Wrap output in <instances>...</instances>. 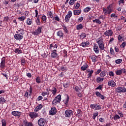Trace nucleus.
I'll use <instances>...</instances> for the list:
<instances>
[{
  "label": "nucleus",
  "mask_w": 126,
  "mask_h": 126,
  "mask_svg": "<svg viewBox=\"0 0 126 126\" xmlns=\"http://www.w3.org/2000/svg\"><path fill=\"white\" fill-rule=\"evenodd\" d=\"M95 41L97 44L96 43L94 44V51L96 55H98L99 51L102 53V51H105V44H104V39L102 36L97 38Z\"/></svg>",
  "instance_id": "nucleus-1"
},
{
  "label": "nucleus",
  "mask_w": 126,
  "mask_h": 126,
  "mask_svg": "<svg viewBox=\"0 0 126 126\" xmlns=\"http://www.w3.org/2000/svg\"><path fill=\"white\" fill-rule=\"evenodd\" d=\"M104 35L105 36H111L113 35V31L111 30L106 31L104 33Z\"/></svg>",
  "instance_id": "nucleus-19"
},
{
  "label": "nucleus",
  "mask_w": 126,
  "mask_h": 126,
  "mask_svg": "<svg viewBox=\"0 0 126 126\" xmlns=\"http://www.w3.org/2000/svg\"><path fill=\"white\" fill-rule=\"evenodd\" d=\"M110 55H111L112 56H115V51H114V49L112 47H111L110 49Z\"/></svg>",
  "instance_id": "nucleus-47"
},
{
  "label": "nucleus",
  "mask_w": 126,
  "mask_h": 126,
  "mask_svg": "<svg viewBox=\"0 0 126 126\" xmlns=\"http://www.w3.org/2000/svg\"><path fill=\"white\" fill-rule=\"evenodd\" d=\"M126 41H124L122 44L120 45V48H125L126 47Z\"/></svg>",
  "instance_id": "nucleus-57"
},
{
  "label": "nucleus",
  "mask_w": 126,
  "mask_h": 126,
  "mask_svg": "<svg viewBox=\"0 0 126 126\" xmlns=\"http://www.w3.org/2000/svg\"><path fill=\"white\" fill-rule=\"evenodd\" d=\"M103 12L104 15H107V14H110L113 12V5L112 4H110L107 7V8H103Z\"/></svg>",
  "instance_id": "nucleus-2"
},
{
  "label": "nucleus",
  "mask_w": 126,
  "mask_h": 126,
  "mask_svg": "<svg viewBox=\"0 0 126 126\" xmlns=\"http://www.w3.org/2000/svg\"><path fill=\"white\" fill-rule=\"evenodd\" d=\"M2 126H6V122L4 119H2L1 120Z\"/></svg>",
  "instance_id": "nucleus-58"
},
{
  "label": "nucleus",
  "mask_w": 126,
  "mask_h": 126,
  "mask_svg": "<svg viewBox=\"0 0 126 126\" xmlns=\"http://www.w3.org/2000/svg\"><path fill=\"white\" fill-rule=\"evenodd\" d=\"M57 36L60 37V38H63V35H64V33L62 31H59L57 32Z\"/></svg>",
  "instance_id": "nucleus-24"
},
{
  "label": "nucleus",
  "mask_w": 126,
  "mask_h": 126,
  "mask_svg": "<svg viewBox=\"0 0 126 126\" xmlns=\"http://www.w3.org/2000/svg\"><path fill=\"white\" fill-rule=\"evenodd\" d=\"M69 101V96H68V94H67V97L66 98L65 101H64V103L65 106H68Z\"/></svg>",
  "instance_id": "nucleus-30"
},
{
  "label": "nucleus",
  "mask_w": 126,
  "mask_h": 126,
  "mask_svg": "<svg viewBox=\"0 0 126 126\" xmlns=\"http://www.w3.org/2000/svg\"><path fill=\"white\" fill-rule=\"evenodd\" d=\"M81 10H73L74 15H79L81 13Z\"/></svg>",
  "instance_id": "nucleus-26"
},
{
  "label": "nucleus",
  "mask_w": 126,
  "mask_h": 126,
  "mask_svg": "<svg viewBox=\"0 0 126 126\" xmlns=\"http://www.w3.org/2000/svg\"><path fill=\"white\" fill-rule=\"evenodd\" d=\"M36 23L37 25H41V22L40 21V18H39V16H38L36 20Z\"/></svg>",
  "instance_id": "nucleus-53"
},
{
  "label": "nucleus",
  "mask_w": 126,
  "mask_h": 126,
  "mask_svg": "<svg viewBox=\"0 0 126 126\" xmlns=\"http://www.w3.org/2000/svg\"><path fill=\"white\" fill-rule=\"evenodd\" d=\"M52 20H55V21H58V22H59L60 20V18L58 16H56L52 18Z\"/></svg>",
  "instance_id": "nucleus-51"
},
{
  "label": "nucleus",
  "mask_w": 126,
  "mask_h": 126,
  "mask_svg": "<svg viewBox=\"0 0 126 126\" xmlns=\"http://www.w3.org/2000/svg\"><path fill=\"white\" fill-rule=\"evenodd\" d=\"M93 22L94 23H97V24H101V23H102L99 19H95V20H93Z\"/></svg>",
  "instance_id": "nucleus-35"
},
{
  "label": "nucleus",
  "mask_w": 126,
  "mask_h": 126,
  "mask_svg": "<svg viewBox=\"0 0 126 126\" xmlns=\"http://www.w3.org/2000/svg\"><path fill=\"white\" fill-rule=\"evenodd\" d=\"M52 48H54V50H56L58 49V45L57 44H55L54 45V44H51L49 45V49L50 50L52 49Z\"/></svg>",
  "instance_id": "nucleus-27"
},
{
  "label": "nucleus",
  "mask_w": 126,
  "mask_h": 126,
  "mask_svg": "<svg viewBox=\"0 0 126 126\" xmlns=\"http://www.w3.org/2000/svg\"><path fill=\"white\" fill-rule=\"evenodd\" d=\"M73 89L75 91V92L77 93V96H79V98L82 97V96L83 95H82V93H80V91H81V89H82V88H81V87H78V86L73 87Z\"/></svg>",
  "instance_id": "nucleus-4"
},
{
  "label": "nucleus",
  "mask_w": 126,
  "mask_h": 126,
  "mask_svg": "<svg viewBox=\"0 0 126 126\" xmlns=\"http://www.w3.org/2000/svg\"><path fill=\"white\" fill-rule=\"evenodd\" d=\"M20 21H24L26 19V16H21L18 18Z\"/></svg>",
  "instance_id": "nucleus-49"
},
{
  "label": "nucleus",
  "mask_w": 126,
  "mask_h": 126,
  "mask_svg": "<svg viewBox=\"0 0 126 126\" xmlns=\"http://www.w3.org/2000/svg\"><path fill=\"white\" fill-rule=\"evenodd\" d=\"M5 99L3 97L2 95H0V104H4L5 103Z\"/></svg>",
  "instance_id": "nucleus-29"
},
{
  "label": "nucleus",
  "mask_w": 126,
  "mask_h": 126,
  "mask_svg": "<svg viewBox=\"0 0 126 126\" xmlns=\"http://www.w3.org/2000/svg\"><path fill=\"white\" fill-rule=\"evenodd\" d=\"M88 66H89L87 63H84V65L81 67V69L84 71V70H86V69H87V67H88Z\"/></svg>",
  "instance_id": "nucleus-28"
},
{
  "label": "nucleus",
  "mask_w": 126,
  "mask_h": 126,
  "mask_svg": "<svg viewBox=\"0 0 126 126\" xmlns=\"http://www.w3.org/2000/svg\"><path fill=\"white\" fill-rule=\"evenodd\" d=\"M91 10V7L88 6L84 9V12H86V13L89 12V11H90Z\"/></svg>",
  "instance_id": "nucleus-36"
},
{
  "label": "nucleus",
  "mask_w": 126,
  "mask_h": 126,
  "mask_svg": "<svg viewBox=\"0 0 126 126\" xmlns=\"http://www.w3.org/2000/svg\"><path fill=\"white\" fill-rule=\"evenodd\" d=\"M119 5H121V3H125V0H120L118 1Z\"/></svg>",
  "instance_id": "nucleus-64"
},
{
  "label": "nucleus",
  "mask_w": 126,
  "mask_h": 126,
  "mask_svg": "<svg viewBox=\"0 0 126 126\" xmlns=\"http://www.w3.org/2000/svg\"><path fill=\"white\" fill-rule=\"evenodd\" d=\"M81 29H83V25L80 24L76 26L77 30H81Z\"/></svg>",
  "instance_id": "nucleus-32"
},
{
  "label": "nucleus",
  "mask_w": 126,
  "mask_h": 126,
  "mask_svg": "<svg viewBox=\"0 0 126 126\" xmlns=\"http://www.w3.org/2000/svg\"><path fill=\"white\" fill-rule=\"evenodd\" d=\"M115 91L117 93H126V88L125 87H118L115 89Z\"/></svg>",
  "instance_id": "nucleus-6"
},
{
  "label": "nucleus",
  "mask_w": 126,
  "mask_h": 126,
  "mask_svg": "<svg viewBox=\"0 0 126 126\" xmlns=\"http://www.w3.org/2000/svg\"><path fill=\"white\" fill-rule=\"evenodd\" d=\"M43 105L42 104H38L34 109L35 113H37L38 111H40L43 108Z\"/></svg>",
  "instance_id": "nucleus-20"
},
{
  "label": "nucleus",
  "mask_w": 126,
  "mask_h": 126,
  "mask_svg": "<svg viewBox=\"0 0 126 126\" xmlns=\"http://www.w3.org/2000/svg\"><path fill=\"white\" fill-rule=\"evenodd\" d=\"M80 6V2H77L76 4L74 5V7L75 9H78L79 8V7Z\"/></svg>",
  "instance_id": "nucleus-39"
},
{
  "label": "nucleus",
  "mask_w": 126,
  "mask_h": 126,
  "mask_svg": "<svg viewBox=\"0 0 126 126\" xmlns=\"http://www.w3.org/2000/svg\"><path fill=\"white\" fill-rule=\"evenodd\" d=\"M49 114L51 116H54V115H56V114H57V108H56V107H52L49 111Z\"/></svg>",
  "instance_id": "nucleus-13"
},
{
  "label": "nucleus",
  "mask_w": 126,
  "mask_h": 126,
  "mask_svg": "<svg viewBox=\"0 0 126 126\" xmlns=\"http://www.w3.org/2000/svg\"><path fill=\"white\" fill-rule=\"evenodd\" d=\"M98 115H99V113H98V112H96L95 113H94L93 116V120H95V119H96V117H97Z\"/></svg>",
  "instance_id": "nucleus-54"
},
{
  "label": "nucleus",
  "mask_w": 126,
  "mask_h": 126,
  "mask_svg": "<svg viewBox=\"0 0 126 126\" xmlns=\"http://www.w3.org/2000/svg\"><path fill=\"white\" fill-rule=\"evenodd\" d=\"M25 123V125L26 126H33V124L31 122L26 121Z\"/></svg>",
  "instance_id": "nucleus-48"
},
{
  "label": "nucleus",
  "mask_w": 126,
  "mask_h": 126,
  "mask_svg": "<svg viewBox=\"0 0 126 126\" xmlns=\"http://www.w3.org/2000/svg\"><path fill=\"white\" fill-rule=\"evenodd\" d=\"M72 115H73L72 110L67 109L65 111V117L66 118H70Z\"/></svg>",
  "instance_id": "nucleus-7"
},
{
  "label": "nucleus",
  "mask_w": 126,
  "mask_h": 126,
  "mask_svg": "<svg viewBox=\"0 0 126 126\" xmlns=\"http://www.w3.org/2000/svg\"><path fill=\"white\" fill-rule=\"evenodd\" d=\"M27 25H31L32 24V20L30 18H28L27 20Z\"/></svg>",
  "instance_id": "nucleus-41"
},
{
  "label": "nucleus",
  "mask_w": 126,
  "mask_h": 126,
  "mask_svg": "<svg viewBox=\"0 0 126 126\" xmlns=\"http://www.w3.org/2000/svg\"><path fill=\"white\" fill-rule=\"evenodd\" d=\"M108 86H111V87H115L116 86V83L113 80H111L108 82Z\"/></svg>",
  "instance_id": "nucleus-21"
},
{
  "label": "nucleus",
  "mask_w": 126,
  "mask_h": 126,
  "mask_svg": "<svg viewBox=\"0 0 126 126\" xmlns=\"http://www.w3.org/2000/svg\"><path fill=\"white\" fill-rule=\"evenodd\" d=\"M38 113H36L34 112H31L29 114V116L31 119H35V118H37V117H38Z\"/></svg>",
  "instance_id": "nucleus-16"
},
{
  "label": "nucleus",
  "mask_w": 126,
  "mask_h": 126,
  "mask_svg": "<svg viewBox=\"0 0 126 126\" xmlns=\"http://www.w3.org/2000/svg\"><path fill=\"white\" fill-rule=\"evenodd\" d=\"M9 20V17L8 16H6L4 17V21H6V22H7Z\"/></svg>",
  "instance_id": "nucleus-63"
},
{
  "label": "nucleus",
  "mask_w": 126,
  "mask_h": 126,
  "mask_svg": "<svg viewBox=\"0 0 126 126\" xmlns=\"http://www.w3.org/2000/svg\"><path fill=\"white\" fill-rule=\"evenodd\" d=\"M50 93H48L47 92H42L41 93V95L42 96H43V97H45V96H49Z\"/></svg>",
  "instance_id": "nucleus-46"
},
{
  "label": "nucleus",
  "mask_w": 126,
  "mask_h": 126,
  "mask_svg": "<svg viewBox=\"0 0 126 126\" xmlns=\"http://www.w3.org/2000/svg\"><path fill=\"white\" fill-rule=\"evenodd\" d=\"M33 89L32 88V87H31V86H30V90L29 91V92H30V94H29V96H31V94H32V91Z\"/></svg>",
  "instance_id": "nucleus-61"
},
{
  "label": "nucleus",
  "mask_w": 126,
  "mask_h": 126,
  "mask_svg": "<svg viewBox=\"0 0 126 126\" xmlns=\"http://www.w3.org/2000/svg\"><path fill=\"white\" fill-rule=\"evenodd\" d=\"M14 38L16 40L20 41L23 39V36L21 35L20 34L17 33L14 35Z\"/></svg>",
  "instance_id": "nucleus-17"
},
{
  "label": "nucleus",
  "mask_w": 126,
  "mask_h": 126,
  "mask_svg": "<svg viewBox=\"0 0 126 126\" xmlns=\"http://www.w3.org/2000/svg\"><path fill=\"white\" fill-rule=\"evenodd\" d=\"M63 86L64 88H67L69 86V82H65L63 84Z\"/></svg>",
  "instance_id": "nucleus-42"
},
{
  "label": "nucleus",
  "mask_w": 126,
  "mask_h": 126,
  "mask_svg": "<svg viewBox=\"0 0 126 126\" xmlns=\"http://www.w3.org/2000/svg\"><path fill=\"white\" fill-rule=\"evenodd\" d=\"M102 81H104V78H101L100 77L96 78V82L97 83H100V82H102Z\"/></svg>",
  "instance_id": "nucleus-34"
},
{
  "label": "nucleus",
  "mask_w": 126,
  "mask_h": 126,
  "mask_svg": "<svg viewBox=\"0 0 126 126\" xmlns=\"http://www.w3.org/2000/svg\"><path fill=\"white\" fill-rule=\"evenodd\" d=\"M109 75L111 77H113V76H114L115 74L114 73V72L110 71L109 72Z\"/></svg>",
  "instance_id": "nucleus-62"
},
{
  "label": "nucleus",
  "mask_w": 126,
  "mask_h": 126,
  "mask_svg": "<svg viewBox=\"0 0 126 126\" xmlns=\"http://www.w3.org/2000/svg\"><path fill=\"white\" fill-rule=\"evenodd\" d=\"M0 68L1 69H4L5 68V57H3L1 59V63H0Z\"/></svg>",
  "instance_id": "nucleus-8"
},
{
  "label": "nucleus",
  "mask_w": 126,
  "mask_h": 126,
  "mask_svg": "<svg viewBox=\"0 0 126 126\" xmlns=\"http://www.w3.org/2000/svg\"><path fill=\"white\" fill-rule=\"evenodd\" d=\"M42 29H43V27H39L34 32V35H39V34H41L42 33Z\"/></svg>",
  "instance_id": "nucleus-11"
},
{
  "label": "nucleus",
  "mask_w": 126,
  "mask_h": 126,
  "mask_svg": "<svg viewBox=\"0 0 126 126\" xmlns=\"http://www.w3.org/2000/svg\"><path fill=\"white\" fill-rule=\"evenodd\" d=\"M123 62L122 59H117L115 60V63L117 64H120V63H122V62Z\"/></svg>",
  "instance_id": "nucleus-50"
},
{
  "label": "nucleus",
  "mask_w": 126,
  "mask_h": 126,
  "mask_svg": "<svg viewBox=\"0 0 126 126\" xmlns=\"http://www.w3.org/2000/svg\"><path fill=\"white\" fill-rule=\"evenodd\" d=\"M91 109L93 110H101V106L97 104H92L90 106Z\"/></svg>",
  "instance_id": "nucleus-9"
},
{
  "label": "nucleus",
  "mask_w": 126,
  "mask_h": 126,
  "mask_svg": "<svg viewBox=\"0 0 126 126\" xmlns=\"http://www.w3.org/2000/svg\"><path fill=\"white\" fill-rule=\"evenodd\" d=\"M118 40L119 41V42H124L125 41V38L124 37V35L123 34H119L118 36Z\"/></svg>",
  "instance_id": "nucleus-22"
},
{
  "label": "nucleus",
  "mask_w": 126,
  "mask_h": 126,
  "mask_svg": "<svg viewBox=\"0 0 126 126\" xmlns=\"http://www.w3.org/2000/svg\"><path fill=\"white\" fill-rule=\"evenodd\" d=\"M72 16V12L71 11H69L67 14L65 16L64 21L66 23H68L69 20H70V17Z\"/></svg>",
  "instance_id": "nucleus-5"
},
{
  "label": "nucleus",
  "mask_w": 126,
  "mask_h": 126,
  "mask_svg": "<svg viewBox=\"0 0 126 126\" xmlns=\"http://www.w3.org/2000/svg\"><path fill=\"white\" fill-rule=\"evenodd\" d=\"M14 52L16 54H18V55H19V54H22V50H19V49L18 48H16L15 49Z\"/></svg>",
  "instance_id": "nucleus-37"
},
{
  "label": "nucleus",
  "mask_w": 126,
  "mask_h": 126,
  "mask_svg": "<svg viewBox=\"0 0 126 126\" xmlns=\"http://www.w3.org/2000/svg\"><path fill=\"white\" fill-rule=\"evenodd\" d=\"M41 19L44 23H46V22H47V16H46V15L42 16Z\"/></svg>",
  "instance_id": "nucleus-45"
},
{
  "label": "nucleus",
  "mask_w": 126,
  "mask_h": 126,
  "mask_svg": "<svg viewBox=\"0 0 126 126\" xmlns=\"http://www.w3.org/2000/svg\"><path fill=\"white\" fill-rule=\"evenodd\" d=\"M61 101H62V95L59 94L55 97L54 99L53 100L52 104L53 106H57L58 104L61 103Z\"/></svg>",
  "instance_id": "nucleus-3"
},
{
  "label": "nucleus",
  "mask_w": 126,
  "mask_h": 126,
  "mask_svg": "<svg viewBox=\"0 0 126 126\" xmlns=\"http://www.w3.org/2000/svg\"><path fill=\"white\" fill-rule=\"evenodd\" d=\"M11 115L14 116V117H17L19 119L20 116H21V112L17 111H13L11 112Z\"/></svg>",
  "instance_id": "nucleus-10"
},
{
  "label": "nucleus",
  "mask_w": 126,
  "mask_h": 126,
  "mask_svg": "<svg viewBox=\"0 0 126 126\" xmlns=\"http://www.w3.org/2000/svg\"><path fill=\"white\" fill-rule=\"evenodd\" d=\"M106 74H107V73H106V71H102L100 73V77L104 78V77L106 76Z\"/></svg>",
  "instance_id": "nucleus-33"
},
{
  "label": "nucleus",
  "mask_w": 126,
  "mask_h": 126,
  "mask_svg": "<svg viewBox=\"0 0 126 126\" xmlns=\"http://www.w3.org/2000/svg\"><path fill=\"white\" fill-rule=\"evenodd\" d=\"M96 58H97L96 56H92L91 57V59L93 62V63H96Z\"/></svg>",
  "instance_id": "nucleus-40"
},
{
  "label": "nucleus",
  "mask_w": 126,
  "mask_h": 126,
  "mask_svg": "<svg viewBox=\"0 0 126 126\" xmlns=\"http://www.w3.org/2000/svg\"><path fill=\"white\" fill-rule=\"evenodd\" d=\"M77 0H70L68 3L70 4V5H73L74 4V2L76 1Z\"/></svg>",
  "instance_id": "nucleus-52"
},
{
  "label": "nucleus",
  "mask_w": 126,
  "mask_h": 126,
  "mask_svg": "<svg viewBox=\"0 0 126 126\" xmlns=\"http://www.w3.org/2000/svg\"><path fill=\"white\" fill-rule=\"evenodd\" d=\"M51 92L53 95H56L57 94V88H56V87H54L53 90H51Z\"/></svg>",
  "instance_id": "nucleus-43"
},
{
  "label": "nucleus",
  "mask_w": 126,
  "mask_h": 126,
  "mask_svg": "<svg viewBox=\"0 0 126 126\" xmlns=\"http://www.w3.org/2000/svg\"><path fill=\"white\" fill-rule=\"evenodd\" d=\"M87 36V35L84 32H82L81 34L80 35V39H82V40H83L84 38H86Z\"/></svg>",
  "instance_id": "nucleus-38"
},
{
  "label": "nucleus",
  "mask_w": 126,
  "mask_h": 126,
  "mask_svg": "<svg viewBox=\"0 0 126 126\" xmlns=\"http://www.w3.org/2000/svg\"><path fill=\"white\" fill-rule=\"evenodd\" d=\"M113 118L114 120H115V121L117 120H120V119H121V117H120V116L117 114H116Z\"/></svg>",
  "instance_id": "nucleus-55"
},
{
  "label": "nucleus",
  "mask_w": 126,
  "mask_h": 126,
  "mask_svg": "<svg viewBox=\"0 0 126 126\" xmlns=\"http://www.w3.org/2000/svg\"><path fill=\"white\" fill-rule=\"evenodd\" d=\"M81 45L83 48H87V47H89V45H90V42L88 41H83Z\"/></svg>",
  "instance_id": "nucleus-14"
},
{
  "label": "nucleus",
  "mask_w": 126,
  "mask_h": 126,
  "mask_svg": "<svg viewBox=\"0 0 126 126\" xmlns=\"http://www.w3.org/2000/svg\"><path fill=\"white\" fill-rule=\"evenodd\" d=\"M24 31V30L20 29L18 30L17 32H16V33H17V34H20V35L23 36V35H24L25 34Z\"/></svg>",
  "instance_id": "nucleus-23"
},
{
  "label": "nucleus",
  "mask_w": 126,
  "mask_h": 126,
  "mask_svg": "<svg viewBox=\"0 0 126 126\" xmlns=\"http://www.w3.org/2000/svg\"><path fill=\"white\" fill-rule=\"evenodd\" d=\"M35 82L38 83V84H39V83H42V81L41 80V77H40V76H37L35 78Z\"/></svg>",
  "instance_id": "nucleus-31"
},
{
  "label": "nucleus",
  "mask_w": 126,
  "mask_h": 126,
  "mask_svg": "<svg viewBox=\"0 0 126 126\" xmlns=\"http://www.w3.org/2000/svg\"><path fill=\"white\" fill-rule=\"evenodd\" d=\"M14 81L17 82L18 79H19V77L18 76H15L13 77Z\"/></svg>",
  "instance_id": "nucleus-59"
},
{
  "label": "nucleus",
  "mask_w": 126,
  "mask_h": 126,
  "mask_svg": "<svg viewBox=\"0 0 126 126\" xmlns=\"http://www.w3.org/2000/svg\"><path fill=\"white\" fill-rule=\"evenodd\" d=\"M125 69H119L115 71L116 75H122L123 74V71H124Z\"/></svg>",
  "instance_id": "nucleus-25"
},
{
  "label": "nucleus",
  "mask_w": 126,
  "mask_h": 126,
  "mask_svg": "<svg viewBox=\"0 0 126 126\" xmlns=\"http://www.w3.org/2000/svg\"><path fill=\"white\" fill-rule=\"evenodd\" d=\"M53 52L51 53V57L53 59H55V58H58L59 57V54L57 53V49H54Z\"/></svg>",
  "instance_id": "nucleus-15"
},
{
  "label": "nucleus",
  "mask_w": 126,
  "mask_h": 126,
  "mask_svg": "<svg viewBox=\"0 0 126 126\" xmlns=\"http://www.w3.org/2000/svg\"><path fill=\"white\" fill-rule=\"evenodd\" d=\"M47 15L50 17V18H53L54 17V15H53V13L51 11H49L47 12Z\"/></svg>",
  "instance_id": "nucleus-44"
},
{
  "label": "nucleus",
  "mask_w": 126,
  "mask_h": 126,
  "mask_svg": "<svg viewBox=\"0 0 126 126\" xmlns=\"http://www.w3.org/2000/svg\"><path fill=\"white\" fill-rule=\"evenodd\" d=\"M45 123H46V121L43 118H40L38 121V125L39 126H45Z\"/></svg>",
  "instance_id": "nucleus-12"
},
{
  "label": "nucleus",
  "mask_w": 126,
  "mask_h": 126,
  "mask_svg": "<svg viewBox=\"0 0 126 126\" xmlns=\"http://www.w3.org/2000/svg\"><path fill=\"white\" fill-rule=\"evenodd\" d=\"M95 95L97 96V97H99L101 100H104L105 99V96L104 95L100 94L99 92H95Z\"/></svg>",
  "instance_id": "nucleus-18"
},
{
  "label": "nucleus",
  "mask_w": 126,
  "mask_h": 126,
  "mask_svg": "<svg viewBox=\"0 0 126 126\" xmlns=\"http://www.w3.org/2000/svg\"><path fill=\"white\" fill-rule=\"evenodd\" d=\"M84 19V18L83 17H80L78 19V22H82V21H83Z\"/></svg>",
  "instance_id": "nucleus-60"
},
{
  "label": "nucleus",
  "mask_w": 126,
  "mask_h": 126,
  "mask_svg": "<svg viewBox=\"0 0 126 126\" xmlns=\"http://www.w3.org/2000/svg\"><path fill=\"white\" fill-rule=\"evenodd\" d=\"M62 27H63V29L65 33H68V30H67V28L65 26H62Z\"/></svg>",
  "instance_id": "nucleus-56"
}]
</instances>
